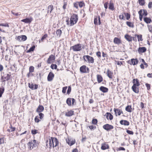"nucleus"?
Returning a JSON list of instances; mask_svg holds the SVG:
<instances>
[{"mask_svg": "<svg viewBox=\"0 0 152 152\" xmlns=\"http://www.w3.org/2000/svg\"><path fill=\"white\" fill-rule=\"evenodd\" d=\"M78 16L77 14H73L71 16L70 19V26H72L75 24L78 21Z\"/></svg>", "mask_w": 152, "mask_h": 152, "instance_id": "f257e3e1", "label": "nucleus"}, {"mask_svg": "<svg viewBox=\"0 0 152 152\" xmlns=\"http://www.w3.org/2000/svg\"><path fill=\"white\" fill-rule=\"evenodd\" d=\"M51 140H50L49 146L50 147H52L53 148L54 147L58 146L59 144L58 140L56 137H51Z\"/></svg>", "mask_w": 152, "mask_h": 152, "instance_id": "f03ea898", "label": "nucleus"}, {"mask_svg": "<svg viewBox=\"0 0 152 152\" xmlns=\"http://www.w3.org/2000/svg\"><path fill=\"white\" fill-rule=\"evenodd\" d=\"M28 148L29 149L31 150L36 147L37 145L36 140H32L28 143Z\"/></svg>", "mask_w": 152, "mask_h": 152, "instance_id": "7ed1b4c3", "label": "nucleus"}, {"mask_svg": "<svg viewBox=\"0 0 152 152\" xmlns=\"http://www.w3.org/2000/svg\"><path fill=\"white\" fill-rule=\"evenodd\" d=\"M83 58L85 61H87L89 63H93L94 62V58L88 55H84L83 57Z\"/></svg>", "mask_w": 152, "mask_h": 152, "instance_id": "20e7f679", "label": "nucleus"}, {"mask_svg": "<svg viewBox=\"0 0 152 152\" xmlns=\"http://www.w3.org/2000/svg\"><path fill=\"white\" fill-rule=\"evenodd\" d=\"M81 45L80 44H78L70 47V49H72L74 51H78L81 50Z\"/></svg>", "mask_w": 152, "mask_h": 152, "instance_id": "39448f33", "label": "nucleus"}, {"mask_svg": "<svg viewBox=\"0 0 152 152\" xmlns=\"http://www.w3.org/2000/svg\"><path fill=\"white\" fill-rule=\"evenodd\" d=\"M80 71L82 73H86L89 72V69L86 65H83L80 68Z\"/></svg>", "mask_w": 152, "mask_h": 152, "instance_id": "423d86ee", "label": "nucleus"}, {"mask_svg": "<svg viewBox=\"0 0 152 152\" xmlns=\"http://www.w3.org/2000/svg\"><path fill=\"white\" fill-rule=\"evenodd\" d=\"M39 117L38 116H36L34 118L35 121L37 123L39 122V121H40V120H39L38 118H39L40 120H42L43 118L44 115L43 113H39Z\"/></svg>", "mask_w": 152, "mask_h": 152, "instance_id": "0eeeda50", "label": "nucleus"}, {"mask_svg": "<svg viewBox=\"0 0 152 152\" xmlns=\"http://www.w3.org/2000/svg\"><path fill=\"white\" fill-rule=\"evenodd\" d=\"M55 57L53 54L50 55L47 61V63L48 64H50L53 63L55 60Z\"/></svg>", "mask_w": 152, "mask_h": 152, "instance_id": "6e6552de", "label": "nucleus"}, {"mask_svg": "<svg viewBox=\"0 0 152 152\" xmlns=\"http://www.w3.org/2000/svg\"><path fill=\"white\" fill-rule=\"evenodd\" d=\"M103 128L107 131H109L113 128V126L108 124H106L103 126Z\"/></svg>", "mask_w": 152, "mask_h": 152, "instance_id": "1a4fd4ad", "label": "nucleus"}, {"mask_svg": "<svg viewBox=\"0 0 152 152\" xmlns=\"http://www.w3.org/2000/svg\"><path fill=\"white\" fill-rule=\"evenodd\" d=\"M138 62V61L137 59L132 58L128 61V63L130 65H135L137 64Z\"/></svg>", "mask_w": 152, "mask_h": 152, "instance_id": "9d476101", "label": "nucleus"}, {"mask_svg": "<svg viewBox=\"0 0 152 152\" xmlns=\"http://www.w3.org/2000/svg\"><path fill=\"white\" fill-rule=\"evenodd\" d=\"M54 74L52 72H50L47 78L48 81H51L53 80L54 77Z\"/></svg>", "mask_w": 152, "mask_h": 152, "instance_id": "9b49d317", "label": "nucleus"}, {"mask_svg": "<svg viewBox=\"0 0 152 152\" xmlns=\"http://www.w3.org/2000/svg\"><path fill=\"white\" fill-rule=\"evenodd\" d=\"M66 142L70 146H72L75 144V139L73 140L72 139H68V140H66Z\"/></svg>", "mask_w": 152, "mask_h": 152, "instance_id": "f8f14e48", "label": "nucleus"}, {"mask_svg": "<svg viewBox=\"0 0 152 152\" xmlns=\"http://www.w3.org/2000/svg\"><path fill=\"white\" fill-rule=\"evenodd\" d=\"M44 110V107L42 105H39L36 110V112L39 113H41Z\"/></svg>", "mask_w": 152, "mask_h": 152, "instance_id": "ddd939ff", "label": "nucleus"}, {"mask_svg": "<svg viewBox=\"0 0 152 152\" xmlns=\"http://www.w3.org/2000/svg\"><path fill=\"white\" fill-rule=\"evenodd\" d=\"M109 147V145L107 144L104 143L102 144L101 149L102 150H105L108 149Z\"/></svg>", "mask_w": 152, "mask_h": 152, "instance_id": "4468645a", "label": "nucleus"}, {"mask_svg": "<svg viewBox=\"0 0 152 152\" xmlns=\"http://www.w3.org/2000/svg\"><path fill=\"white\" fill-rule=\"evenodd\" d=\"M32 18H26V19L22 20L21 21L22 22H24L25 23H30L32 20Z\"/></svg>", "mask_w": 152, "mask_h": 152, "instance_id": "2eb2a0df", "label": "nucleus"}, {"mask_svg": "<svg viewBox=\"0 0 152 152\" xmlns=\"http://www.w3.org/2000/svg\"><path fill=\"white\" fill-rule=\"evenodd\" d=\"M146 50V49L145 47H139L138 49V52L139 53L145 52Z\"/></svg>", "mask_w": 152, "mask_h": 152, "instance_id": "dca6fc26", "label": "nucleus"}, {"mask_svg": "<svg viewBox=\"0 0 152 152\" xmlns=\"http://www.w3.org/2000/svg\"><path fill=\"white\" fill-rule=\"evenodd\" d=\"M124 37L129 42H130L132 41V37L131 35L126 34L125 35Z\"/></svg>", "mask_w": 152, "mask_h": 152, "instance_id": "f3484780", "label": "nucleus"}, {"mask_svg": "<svg viewBox=\"0 0 152 152\" xmlns=\"http://www.w3.org/2000/svg\"><path fill=\"white\" fill-rule=\"evenodd\" d=\"M105 116L107 119L112 120L113 119V115L110 113H107L105 114Z\"/></svg>", "mask_w": 152, "mask_h": 152, "instance_id": "a211bd4d", "label": "nucleus"}, {"mask_svg": "<svg viewBox=\"0 0 152 152\" xmlns=\"http://www.w3.org/2000/svg\"><path fill=\"white\" fill-rule=\"evenodd\" d=\"M120 124L121 125H124V126H128L129 124V123L126 120H122L120 122Z\"/></svg>", "mask_w": 152, "mask_h": 152, "instance_id": "6ab92c4d", "label": "nucleus"}, {"mask_svg": "<svg viewBox=\"0 0 152 152\" xmlns=\"http://www.w3.org/2000/svg\"><path fill=\"white\" fill-rule=\"evenodd\" d=\"M133 85L135 84V86H138L140 85V83L138 80L137 79H134L132 81Z\"/></svg>", "mask_w": 152, "mask_h": 152, "instance_id": "aec40b11", "label": "nucleus"}, {"mask_svg": "<svg viewBox=\"0 0 152 152\" xmlns=\"http://www.w3.org/2000/svg\"><path fill=\"white\" fill-rule=\"evenodd\" d=\"M100 90L104 93H106L108 91V88L104 86H102L99 88Z\"/></svg>", "mask_w": 152, "mask_h": 152, "instance_id": "412c9836", "label": "nucleus"}, {"mask_svg": "<svg viewBox=\"0 0 152 152\" xmlns=\"http://www.w3.org/2000/svg\"><path fill=\"white\" fill-rule=\"evenodd\" d=\"M132 88L133 91L136 93H138L139 92L138 88H137V86H135V84L133 85Z\"/></svg>", "mask_w": 152, "mask_h": 152, "instance_id": "4be33fe9", "label": "nucleus"}, {"mask_svg": "<svg viewBox=\"0 0 152 152\" xmlns=\"http://www.w3.org/2000/svg\"><path fill=\"white\" fill-rule=\"evenodd\" d=\"M10 75L9 74H7L5 75L4 76V78L5 80H3L2 81V82H5L6 81H8L10 80Z\"/></svg>", "mask_w": 152, "mask_h": 152, "instance_id": "5701e85b", "label": "nucleus"}, {"mask_svg": "<svg viewBox=\"0 0 152 152\" xmlns=\"http://www.w3.org/2000/svg\"><path fill=\"white\" fill-rule=\"evenodd\" d=\"M113 42L114 43L119 44L121 43V40L118 37H115L113 40Z\"/></svg>", "mask_w": 152, "mask_h": 152, "instance_id": "b1692460", "label": "nucleus"}, {"mask_svg": "<svg viewBox=\"0 0 152 152\" xmlns=\"http://www.w3.org/2000/svg\"><path fill=\"white\" fill-rule=\"evenodd\" d=\"M50 140H51V137L49 138V139H48V140L47 139L46 141V148H49L50 149L52 147H50V146H49V145H50V144H49V142H50Z\"/></svg>", "mask_w": 152, "mask_h": 152, "instance_id": "393cba45", "label": "nucleus"}, {"mask_svg": "<svg viewBox=\"0 0 152 152\" xmlns=\"http://www.w3.org/2000/svg\"><path fill=\"white\" fill-rule=\"evenodd\" d=\"M114 112L115 113V115L116 116L117 115V113H118V115H120L121 113H123V112L122 111H121H121L120 110H119L118 109L115 108Z\"/></svg>", "mask_w": 152, "mask_h": 152, "instance_id": "a878e982", "label": "nucleus"}, {"mask_svg": "<svg viewBox=\"0 0 152 152\" xmlns=\"http://www.w3.org/2000/svg\"><path fill=\"white\" fill-rule=\"evenodd\" d=\"M73 114L74 111L72 110H70L67 112H66L65 115L66 116L70 117L73 115Z\"/></svg>", "mask_w": 152, "mask_h": 152, "instance_id": "bb28decb", "label": "nucleus"}, {"mask_svg": "<svg viewBox=\"0 0 152 152\" xmlns=\"http://www.w3.org/2000/svg\"><path fill=\"white\" fill-rule=\"evenodd\" d=\"M97 81L98 83H100L102 81L103 78L102 76L99 75H97Z\"/></svg>", "mask_w": 152, "mask_h": 152, "instance_id": "cd10ccee", "label": "nucleus"}, {"mask_svg": "<svg viewBox=\"0 0 152 152\" xmlns=\"http://www.w3.org/2000/svg\"><path fill=\"white\" fill-rule=\"evenodd\" d=\"M144 21L147 23H149L151 22V20L150 18L147 17H145L144 18Z\"/></svg>", "mask_w": 152, "mask_h": 152, "instance_id": "c85d7f7f", "label": "nucleus"}, {"mask_svg": "<svg viewBox=\"0 0 152 152\" xmlns=\"http://www.w3.org/2000/svg\"><path fill=\"white\" fill-rule=\"evenodd\" d=\"M113 72L110 71L109 69L107 70V76L110 78H112Z\"/></svg>", "mask_w": 152, "mask_h": 152, "instance_id": "c756f323", "label": "nucleus"}, {"mask_svg": "<svg viewBox=\"0 0 152 152\" xmlns=\"http://www.w3.org/2000/svg\"><path fill=\"white\" fill-rule=\"evenodd\" d=\"M48 13H49V11H50V13H51L53 9V6L52 5H50L48 6Z\"/></svg>", "mask_w": 152, "mask_h": 152, "instance_id": "7c9ffc66", "label": "nucleus"}, {"mask_svg": "<svg viewBox=\"0 0 152 152\" xmlns=\"http://www.w3.org/2000/svg\"><path fill=\"white\" fill-rule=\"evenodd\" d=\"M109 9L112 10H114V5L113 3L110 2L109 6Z\"/></svg>", "mask_w": 152, "mask_h": 152, "instance_id": "2f4dec72", "label": "nucleus"}, {"mask_svg": "<svg viewBox=\"0 0 152 152\" xmlns=\"http://www.w3.org/2000/svg\"><path fill=\"white\" fill-rule=\"evenodd\" d=\"M126 24L128 26L130 27L133 28L134 27V25L133 23H132L131 22L127 21L126 22Z\"/></svg>", "mask_w": 152, "mask_h": 152, "instance_id": "473e14b6", "label": "nucleus"}, {"mask_svg": "<svg viewBox=\"0 0 152 152\" xmlns=\"http://www.w3.org/2000/svg\"><path fill=\"white\" fill-rule=\"evenodd\" d=\"M132 107L131 105H128L125 108L126 110L129 112H131L132 111Z\"/></svg>", "mask_w": 152, "mask_h": 152, "instance_id": "72a5a7b5", "label": "nucleus"}, {"mask_svg": "<svg viewBox=\"0 0 152 152\" xmlns=\"http://www.w3.org/2000/svg\"><path fill=\"white\" fill-rule=\"evenodd\" d=\"M135 36H137V39L138 41H142L143 40L142 36V35L140 34V35H139L138 34H135Z\"/></svg>", "mask_w": 152, "mask_h": 152, "instance_id": "f704fd0d", "label": "nucleus"}, {"mask_svg": "<svg viewBox=\"0 0 152 152\" xmlns=\"http://www.w3.org/2000/svg\"><path fill=\"white\" fill-rule=\"evenodd\" d=\"M71 98H67L66 100V103L69 106H71Z\"/></svg>", "mask_w": 152, "mask_h": 152, "instance_id": "c9c22d12", "label": "nucleus"}, {"mask_svg": "<svg viewBox=\"0 0 152 152\" xmlns=\"http://www.w3.org/2000/svg\"><path fill=\"white\" fill-rule=\"evenodd\" d=\"M142 10H140L138 12V14L139 15V19L140 21L142 20V19L143 17V15H142Z\"/></svg>", "mask_w": 152, "mask_h": 152, "instance_id": "e433bc0d", "label": "nucleus"}, {"mask_svg": "<svg viewBox=\"0 0 152 152\" xmlns=\"http://www.w3.org/2000/svg\"><path fill=\"white\" fill-rule=\"evenodd\" d=\"M62 32L61 30L60 29H58L57 30L56 32V34L59 37H60L61 35Z\"/></svg>", "mask_w": 152, "mask_h": 152, "instance_id": "4c0bfd02", "label": "nucleus"}, {"mask_svg": "<svg viewBox=\"0 0 152 152\" xmlns=\"http://www.w3.org/2000/svg\"><path fill=\"white\" fill-rule=\"evenodd\" d=\"M35 47L34 45L32 47H31L26 52L30 53L31 51H33L34 50Z\"/></svg>", "mask_w": 152, "mask_h": 152, "instance_id": "58836bf2", "label": "nucleus"}, {"mask_svg": "<svg viewBox=\"0 0 152 152\" xmlns=\"http://www.w3.org/2000/svg\"><path fill=\"white\" fill-rule=\"evenodd\" d=\"M63 2L64 4L63 6V8L64 10H65L67 5V0H64Z\"/></svg>", "mask_w": 152, "mask_h": 152, "instance_id": "ea45409f", "label": "nucleus"}, {"mask_svg": "<svg viewBox=\"0 0 152 152\" xmlns=\"http://www.w3.org/2000/svg\"><path fill=\"white\" fill-rule=\"evenodd\" d=\"M139 4L141 6H143L145 4V0H138Z\"/></svg>", "mask_w": 152, "mask_h": 152, "instance_id": "a19ab883", "label": "nucleus"}, {"mask_svg": "<svg viewBox=\"0 0 152 152\" xmlns=\"http://www.w3.org/2000/svg\"><path fill=\"white\" fill-rule=\"evenodd\" d=\"M124 15L126 17V19L127 20H129L130 18V14L128 13H124Z\"/></svg>", "mask_w": 152, "mask_h": 152, "instance_id": "79ce46f5", "label": "nucleus"}, {"mask_svg": "<svg viewBox=\"0 0 152 152\" xmlns=\"http://www.w3.org/2000/svg\"><path fill=\"white\" fill-rule=\"evenodd\" d=\"M21 41H25L27 39V37L25 35H21Z\"/></svg>", "mask_w": 152, "mask_h": 152, "instance_id": "37998d69", "label": "nucleus"}, {"mask_svg": "<svg viewBox=\"0 0 152 152\" xmlns=\"http://www.w3.org/2000/svg\"><path fill=\"white\" fill-rule=\"evenodd\" d=\"M34 67L33 66H31L29 68V72H34Z\"/></svg>", "mask_w": 152, "mask_h": 152, "instance_id": "c03bdc74", "label": "nucleus"}, {"mask_svg": "<svg viewBox=\"0 0 152 152\" xmlns=\"http://www.w3.org/2000/svg\"><path fill=\"white\" fill-rule=\"evenodd\" d=\"M97 122V120L96 119H93L92 121V123L93 124L96 125Z\"/></svg>", "mask_w": 152, "mask_h": 152, "instance_id": "a18cd8bd", "label": "nucleus"}, {"mask_svg": "<svg viewBox=\"0 0 152 152\" xmlns=\"http://www.w3.org/2000/svg\"><path fill=\"white\" fill-rule=\"evenodd\" d=\"M98 17H96L94 18V23L95 25H98Z\"/></svg>", "mask_w": 152, "mask_h": 152, "instance_id": "49530a36", "label": "nucleus"}, {"mask_svg": "<svg viewBox=\"0 0 152 152\" xmlns=\"http://www.w3.org/2000/svg\"><path fill=\"white\" fill-rule=\"evenodd\" d=\"M4 91V88L3 87L0 88V94L2 96Z\"/></svg>", "mask_w": 152, "mask_h": 152, "instance_id": "de8ad7c7", "label": "nucleus"}, {"mask_svg": "<svg viewBox=\"0 0 152 152\" xmlns=\"http://www.w3.org/2000/svg\"><path fill=\"white\" fill-rule=\"evenodd\" d=\"M78 3L80 7H82L84 5V3L83 1L80 2H78Z\"/></svg>", "mask_w": 152, "mask_h": 152, "instance_id": "09e8293b", "label": "nucleus"}, {"mask_svg": "<svg viewBox=\"0 0 152 152\" xmlns=\"http://www.w3.org/2000/svg\"><path fill=\"white\" fill-rule=\"evenodd\" d=\"M28 87L29 88H30L32 90L34 89V85L33 84H31L30 83H28Z\"/></svg>", "mask_w": 152, "mask_h": 152, "instance_id": "8fccbe9b", "label": "nucleus"}, {"mask_svg": "<svg viewBox=\"0 0 152 152\" xmlns=\"http://www.w3.org/2000/svg\"><path fill=\"white\" fill-rule=\"evenodd\" d=\"M143 13L142 15H145V16H147L148 15V13L146 10L144 9L143 10Z\"/></svg>", "mask_w": 152, "mask_h": 152, "instance_id": "3c124183", "label": "nucleus"}, {"mask_svg": "<svg viewBox=\"0 0 152 152\" xmlns=\"http://www.w3.org/2000/svg\"><path fill=\"white\" fill-rule=\"evenodd\" d=\"M148 27L149 31L151 32L152 33V26L151 25H148Z\"/></svg>", "mask_w": 152, "mask_h": 152, "instance_id": "603ef678", "label": "nucleus"}, {"mask_svg": "<svg viewBox=\"0 0 152 152\" xmlns=\"http://www.w3.org/2000/svg\"><path fill=\"white\" fill-rule=\"evenodd\" d=\"M71 87L70 86H69L68 87V90H67V93L68 94H69L70 93V92L71 91Z\"/></svg>", "mask_w": 152, "mask_h": 152, "instance_id": "864d4df0", "label": "nucleus"}, {"mask_svg": "<svg viewBox=\"0 0 152 152\" xmlns=\"http://www.w3.org/2000/svg\"><path fill=\"white\" fill-rule=\"evenodd\" d=\"M67 86L64 87L62 88V92L63 93H65L66 92V89L67 88Z\"/></svg>", "mask_w": 152, "mask_h": 152, "instance_id": "5fc2aeb1", "label": "nucleus"}, {"mask_svg": "<svg viewBox=\"0 0 152 152\" xmlns=\"http://www.w3.org/2000/svg\"><path fill=\"white\" fill-rule=\"evenodd\" d=\"M148 7L149 8L151 9L152 8V2L150 1L149 2Z\"/></svg>", "mask_w": 152, "mask_h": 152, "instance_id": "6e6d98bb", "label": "nucleus"}, {"mask_svg": "<svg viewBox=\"0 0 152 152\" xmlns=\"http://www.w3.org/2000/svg\"><path fill=\"white\" fill-rule=\"evenodd\" d=\"M126 132L129 134L133 135L134 134V132L132 131L127 130Z\"/></svg>", "mask_w": 152, "mask_h": 152, "instance_id": "4d7b16f0", "label": "nucleus"}, {"mask_svg": "<svg viewBox=\"0 0 152 152\" xmlns=\"http://www.w3.org/2000/svg\"><path fill=\"white\" fill-rule=\"evenodd\" d=\"M0 26H2L5 27H9V26L7 23H1L0 24Z\"/></svg>", "mask_w": 152, "mask_h": 152, "instance_id": "13d9d810", "label": "nucleus"}, {"mask_svg": "<svg viewBox=\"0 0 152 152\" xmlns=\"http://www.w3.org/2000/svg\"><path fill=\"white\" fill-rule=\"evenodd\" d=\"M48 37V35L47 34H45L42 37L41 39V40L42 41L44 39H45Z\"/></svg>", "mask_w": 152, "mask_h": 152, "instance_id": "bf43d9fd", "label": "nucleus"}, {"mask_svg": "<svg viewBox=\"0 0 152 152\" xmlns=\"http://www.w3.org/2000/svg\"><path fill=\"white\" fill-rule=\"evenodd\" d=\"M145 85L147 87V89L148 90H149L150 89V85L147 83H146Z\"/></svg>", "mask_w": 152, "mask_h": 152, "instance_id": "052dcab7", "label": "nucleus"}, {"mask_svg": "<svg viewBox=\"0 0 152 152\" xmlns=\"http://www.w3.org/2000/svg\"><path fill=\"white\" fill-rule=\"evenodd\" d=\"M10 128L11 129V131L12 132L14 131L15 130V127H13L12 126L10 127Z\"/></svg>", "mask_w": 152, "mask_h": 152, "instance_id": "680f3d73", "label": "nucleus"}, {"mask_svg": "<svg viewBox=\"0 0 152 152\" xmlns=\"http://www.w3.org/2000/svg\"><path fill=\"white\" fill-rule=\"evenodd\" d=\"M143 63V64L146 66V67H147L148 66V64L143 59H141Z\"/></svg>", "mask_w": 152, "mask_h": 152, "instance_id": "e2e57ef3", "label": "nucleus"}, {"mask_svg": "<svg viewBox=\"0 0 152 152\" xmlns=\"http://www.w3.org/2000/svg\"><path fill=\"white\" fill-rule=\"evenodd\" d=\"M37 130H32L31 131V132L32 134H35L37 133Z\"/></svg>", "mask_w": 152, "mask_h": 152, "instance_id": "0e129e2a", "label": "nucleus"}, {"mask_svg": "<svg viewBox=\"0 0 152 152\" xmlns=\"http://www.w3.org/2000/svg\"><path fill=\"white\" fill-rule=\"evenodd\" d=\"M11 12L14 15H15L16 16H18V15H20V13H18V12L15 13V12H13L12 11H11Z\"/></svg>", "mask_w": 152, "mask_h": 152, "instance_id": "69168bd1", "label": "nucleus"}, {"mask_svg": "<svg viewBox=\"0 0 152 152\" xmlns=\"http://www.w3.org/2000/svg\"><path fill=\"white\" fill-rule=\"evenodd\" d=\"M78 2L74 3V7H75L77 9L78 8Z\"/></svg>", "mask_w": 152, "mask_h": 152, "instance_id": "338daca9", "label": "nucleus"}, {"mask_svg": "<svg viewBox=\"0 0 152 152\" xmlns=\"http://www.w3.org/2000/svg\"><path fill=\"white\" fill-rule=\"evenodd\" d=\"M4 140L3 138H0V144L4 142Z\"/></svg>", "mask_w": 152, "mask_h": 152, "instance_id": "774afa93", "label": "nucleus"}]
</instances>
